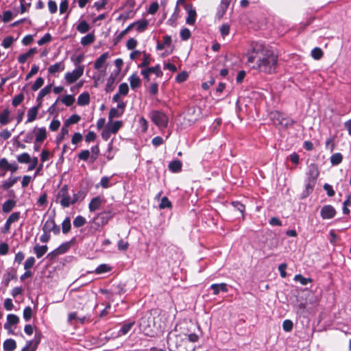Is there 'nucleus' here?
I'll list each match as a JSON object with an SVG mask.
<instances>
[{
    "mask_svg": "<svg viewBox=\"0 0 351 351\" xmlns=\"http://www.w3.org/2000/svg\"><path fill=\"white\" fill-rule=\"evenodd\" d=\"M134 325V322H130L126 323L122 326L121 329L118 332V336H123L127 335L129 331L132 329V328Z\"/></svg>",
    "mask_w": 351,
    "mask_h": 351,
    "instance_id": "obj_29",
    "label": "nucleus"
},
{
    "mask_svg": "<svg viewBox=\"0 0 351 351\" xmlns=\"http://www.w3.org/2000/svg\"><path fill=\"white\" fill-rule=\"evenodd\" d=\"M109 57L108 52L104 53L101 54L95 61L94 64V68L95 69H99L101 68V66L104 65V64L106 62V60Z\"/></svg>",
    "mask_w": 351,
    "mask_h": 351,
    "instance_id": "obj_21",
    "label": "nucleus"
},
{
    "mask_svg": "<svg viewBox=\"0 0 351 351\" xmlns=\"http://www.w3.org/2000/svg\"><path fill=\"white\" fill-rule=\"evenodd\" d=\"M169 169L172 172H179L182 169V162L180 160H173L169 164Z\"/></svg>",
    "mask_w": 351,
    "mask_h": 351,
    "instance_id": "obj_32",
    "label": "nucleus"
},
{
    "mask_svg": "<svg viewBox=\"0 0 351 351\" xmlns=\"http://www.w3.org/2000/svg\"><path fill=\"white\" fill-rule=\"evenodd\" d=\"M171 203L169 200V199L167 197H163L161 199V202L159 204V208L161 209L165 208H171Z\"/></svg>",
    "mask_w": 351,
    "mask_h": 351,
    "instance_id": "obj_56",
    "label": "nucleus"
},
{
    "mask_svg": "<svg viewBox=\"0 0 351 351\" xmlns=\"http://www.w3.org/2000/svg\"><path fill=\"white\" fill-rule=\"evenodd\" d=\"M91 152H92V155L90 156V158H91L92 162H93L97 160V158L99 154V146L98 145L93 146L91 147Z\"/></svg>",
    "mask_w": 351,
    "mask_h": 351,
    "instance_id": "obj_52",
    "label": "nucleus"
},
{
    "mask_svg": "<svg viewBox=\"0 0 351 351\" xmlns=\"http://www.w3.org/2000/svg\"><path fill=\"white\" fill-rule=\"evenodd\" d=\"M123 123L121 121H112L108 123L106 128L110 130L112 134H116L119 130L122 127Z\"/></svg>",
    "mask_w": 351,
    "mask_h": 351,
    "instance_id": "obj_19",
    "label": "nucleus"
},
{
    "mask_svg": "<svg viewBox=\"0 0 351 351\" xmlns=\"http://www.w3.org/2000/svg\"><path fill=\"white\" fill-rule=\"evenodd\" d=\"M64 69L65 65L64 61H60L55 63L54 64L51 65L48 68V73L50 75H55L57 73L64 71Z\"/></svg>",
    "mask_w": 351,
    "mask_h": 351,
    "instance_id": "obj_16",
    "label": "nucleus"
},
{
    "mask_svg": "<svg viewBox=\"0 0 351 351\" xmlns=\"http://www.w3.org/2000/svg\"><path fill=\"white\" fill-rule=\"evenodd\" d=\"M19 169V165L16 162H10L6 158L0 159V171L2 172V176H4L7 171L12 173H15Z\"/></svg>",
    "mask_w": 351,
    "mask_h": 351,
    "instance_id": "obj_9",
    "label": "nucleus"
},
{
    "mask_svg": "<svg viewBox=\"0 0 351 351\" xmlns=\"http://www.w3.org/2000/svg\"><path fill=\"white\" fill-rule=\"evenodd\" d=\"M293 322L290 319H286L282 323V328L286 332H290L293 329Z\"/></svg>",
    "mask_w": 351,
    "mask_h": 351,
    "instance_id": "obj_55",
    "label": "nucleus"
},
{
    "mask_svg": "<svg viewBox=\"0 0 351 351\" xmlns=\"http://www.w3.org/2000/svg\"><path fill=\"white\" fill-rule=\"evenodd\" d=\"M32 315V309L30 306H27L23 310V318L27 322L29 321Z\"/></svg>",
    "mask_w": 351,
    "mask_h": 351,
    "instance_id": "obj_57",
    "label": "nucleus"
},
{
    "mask_svg": "<svg viewBox=\"0 0 351 351\" xmlns=\"http://www.w3.org/2000/svg\"><path fill=\"white\" fill-rule=\"evenodd\" d=\"M13 42H14L13 37L8 36L3 40L1 45L4 48L7 49V48H9L12 45Z\"/></svg>",
    "mask_w": 351,
    "mask_h": 351,
    "instance_id": "obj_60",
    "label": "nucleus"
},
{
    "mask_svg": "<svg viewBox=\"0 0 351 351\" xmlns=\"http://www.w3.org/2000/svg\"><path fill=\"white\" fill-rule=\"evenodd\" d=\"M76 29L81 34H85L89 31L90 25L86 21H82L79 23Z\"/></svg>",
    "mask_w": 351,
    "mask_h": 351,
    "instance_id": "obj_35",
    "label": "nucleus"
},
{
    "mask_svg": "<svg viewBox=\"0 0 351 351\" xmlns=\"http://www.w3.org/2000/svg\"><path fill=\"white\" fill-rule=\"evenodd\" d=\"M138 327L145 335L154 337L160 332V328L156 326L154 317L151 312L147 311L140 319Z\"/></svg>",
    "mask_w": 351,
    "mask_h": 351,
    "instance_id": "obj_5",
    "label": "nucleus"
},
{
    "mask_svg": "<svg viewBox=\"0 0 351 351\" xmlns=\"http://www.w3.org/2000/svg\"><path fill=\"white\" fill-rule=\"evenodd\" d=\"M152 59L150 57V54L147 53L145 52H143V62L139 65L140 67H146L149 64H151Z\"/></svg>",
    "mask_w": 351,
    "mask_h": 351,
    "instance_id": "obj_48",
    "label": "nucleus"
},
{
    "mask_svg": "<svg viewBox=\"0 0 351 351\" xmlns=\"http://www.w3.org/2000/svg\"><path fill=\"white\" fill-rule=\"evenodd\" d=\"M110 270V267H109L106 264H101L99 267H97L95 269V272L97 274H102Z\"/></svg>",
    "mask_w": 351,
    "mask_h": 351,
    "instance_id": "obj_58",
    "label": "nucleus"
},
{
    "mask_svg": "<svg viewBox=\"0 0 351 351\" xmlns=\"http://www.w3.org/2000/svg\"><path fill=\"white\" fill-rule=\"evenodd\" d=\"M184 8L187 12V17L186 19V22L187 24L190 25H194L196 20L197 13L195 10L193 8L192 4H186L184 5Z\"/></svg>",
    "mask_w": 351,
    "mask_h": 351,
    "instance_id": "obj_14",
    "label": "nucleus"
},
{
    "mask_svg": "<svg viewBox=\"0 0 351 351\" xmlns=\"http://www.w3.org/2000/svg\"><path fill=\"white\" fill-rule=\"evenodd\" d=\"M51 40V36L49 33H47L44 35L43 37H42L38 41V45H43L45 43H47Z\"/></svg>",
    "mask_w": 351,
    "mask_h": 351,
    "instance_id": "obj_61",
    "label": "nucleus"
},
{
    "mask_svg": "<svg viewBox=\"0 0 351 351\" xmlns=\"http://www.w3.org/2000/svg\"><path fill=\"white\" fill-rule=\"evenodd\" d=\"M230 3V0H221V3L219 5L218 15L221 17L226 12Z\"/></svg>",
    "mask_w": 351,
    "mask_h": 351,
    "instance_id": "obj_31",
    "label": "nucleus"
},
{
    "mask_svg": "<svg viewBox=\"0 0 351 351\" xmlns=\"http://www.w3.org/2000/svg\"><path fill=\"white\" fill-rule=\"evenodd\" d=\"M107 3L108 0H99L94 3V7L99 11L104 8Z\"/></svg>",
    "mask_w": 351,
    "mask_h": 351,
    "instance_id": "obj_63",
    "label": "nucleus"
},
{
    "mask_svg": "<svg viewBox=\"0 0 351 351\" xmlns=\"http://www.w3.org/2000/svg\"><path fill=\"white\" fill-rule=\"evenodd\" d=\"M294 280L299 282L302 285H306L308 282H311V278H306L302 276L301 274H297L294 277Z\"/></svg>",
    "mask_w": 351,
    "mask_h": 351,
    "instance_id": "obj_44",
    "label": "nucleus"
},
{
    "mask_svg": "<svg viewBox=\"0 0 351 351\" xmlns=\"http://www.w3.org/2000/svg\"><path fill=\"white\" fill-rule=\"evenodd\" d=\"M86 222V219L84 217L78 215L73 220V226L76 228H80L83 226Z\"/></svg>",
    "mask_w": 351,
    "mask_h": 351,
    "instance_id": "obj_43",
    "label": "nucleus"
},
{
    "mask_svg": "<svg viewBox=\"0 0 351 351\" xmlns=\"http://www.w3.org/2000/svg\"><path fill=\"white\" fill-rule=\"evenodd\" d=\"M102 204V199L99 197H94L91 199L88 205V208L90 212L95 211L99 209Z\"/></svg>",
    "mask_w": 351,
    "mask_h": 351,
    "instance_id": "obj_20",
    "label": "nucleus"
},
{
    "mask_svg": "<svg viewBox=\"0 0 351 351\" xmlns=\"http://www.w3.org/2000/svg\"><path fill=\"white\" fill-rule=\"evenodd\" d=\"M85 196L86 193L83 191L73 193V195H71L69 193L68 186L64 185L57 193L56 202L59 203L63 208H65L75 204L78 201L83 200Z\"/></svg>",
    "mask_w": 351,
    "mask_h": 351,
    "instance_id": "obj_4",
    "label": "nucleus"
},
{
    "mask_svg": "<svg viewBox=\"0 0 351 351\" xmlns=\"http://www.w3.org/2000/svg\"><path fill=\"white\" fill-rule=\"evenodd\" d=\"M200 326L191 320L184 319L176 324L175 329L169 332L174 335L182 336L184 337L194 338L199 339L201 337Z\"/></svg>",
    "mask_w": 351,
    "mask_h": 351,
    "instance_id": "obj_3",
    "label": "nucleus"
},
{
    "mask_svg": "<svg viewBox=\"0 0 351 351\" xmlns=\"http://www.w3.org/2000/svg\"><path fill=\"white\" fill-rule=\"evenodd\" d=\"M71 241L65 242L61 244L58 248H56L60 255L66 252L69 250V249L71 247Z\"/></svg>",
    "mask_w": 351,
    "mask_h": 351,
    "instance_id": "obj_40",
    "label": "nucleus"
},
{
    "mask_svg": "<svg viewBox=\"0 0 351 351\" xmlns=\"http://www.w3.org/2000/svg\"><path fill=\"white\" fill-rule=\"evenodd\" d=\"M247 64L252 68L265 73L275 71L278 64L277 55L269 47L261 43H254L247 54Z\"/></svg>",
    "mask_w": 351,
    "mask_h": 351,
    "instance_id": "obj_1",
    "label": "nucleus"
},
{
    "mask_svg": "<svg viewBox=\"0 0 351 351\" xmlns=\"http://www.w3.org/2000/svg\"><path fill=\"white\" fill-rule=\"evenodd\" d=\"M149 117L159 128H166L167 127L169 118L163 112L153 110L150 112Z\"/></svg>",
    "mask_w": 351,
    "mask_h": 351,
    "instance_id": "obj_6",
    "label": "nucleus"
},
{
    "mask_svg": "<svg viewBox=\"0 0 351 351\" xmlns=\"http://www.w3.org/2000/svg\"><path fill=\"white\" fill-rule=\"evenodd\" d=\"M336 210L331 205L324 206L320 211V215L324 219H330L335 217Z\"/></svg>",
    "mask_w": 351,
    "mask_h": 351,
    "instance_id": "obj_15",
    "label": "nucleus"
},
{
    "mask_svg": "<svg viewBox=\"0 0 351 351\" xmlns=\"http://www.w3.org/2000/svg\"><path fill=\"white\" fill-rule=\"evenodd\" d=\"M199 339L168 334L167 343L170 351H195L200 348Z\"/></svg>",
    "mask_w": 351,
    "mask_h": 351,
    "instance_id": "obj_2",
    "label": "nucleus"
},
{
    "mask_svg": "<svg viewBox=\"0 0 351 351\" xmlns=\"http://www.w3.org/2000/svg\"><path fill=\"white\" fill-rule=\"evenodd\" d=\"M129 88L126 83H121L119 86L118 93L121 95H126L128 93Z\"/></svg>",
    "mask_w": 351,
    "mask_h": 351,
    "instance_id": "obj_54",
    "label": "nucleus"
},
{
    "mask_svg": "<svg viewBox=\"0 0 351 351\" xmlns=\"http://www.w3.org/2000/svg\"><path fill=\"white\" fill-rule=\"evenodd\" d=\"M43 232H53L55 234H58L60 232V227L56 225L55 220L53 217H49L47 219L43 226Z\"/></svg>",
    "mask_w": 351,
    "mask_h": 351,
    "instance_id": "obj_11",
    "label": "nucleus"
},
{
    "mask_svg": "<svg viewBox=\"0 0 351 351\" xmlns=\"http://www.w3.org/2000/svg\"><path fill=\"white\" fill-rule=\"evenodd\" d=\"M36 260L34 257L30 256L26 259L24 263L25 270H29L35 264Z\"/></svg>",
    "mask_w": 351,
    "mask_h": 351,
    "instance_id": "obj_47",
    "label": "nucleus"
},
{
    "mask_svg": "<svg viewBox=\"0 0 351 351\" xmlns=\"http://www.w3.org/2000/svg\"><path fill=\"white\" fill-rule=\"evenodd\" d=\"M7 322H8V323H6L5 324V328H7V324H10V325H16V324H18V322H19V318L16 315L9 314L7 316Z\"/></svg>",
    "mask_w": 351,
    "mask_h": 351,
    "instance_id": "obj_41",
    "label": "nucleus"
},
{
    "mask_svg": "<svg viewBox=\"0 0 351 351\" xmlns=\"http://www.w3.org/2000/svg\"><path fill=\"white\" fill-rule=\"evenodd\" d=\"M75 101V98L71 95H66L62 99V102L66 106H71Z\"/></svg>",
    "mask_w": 351,
    "mask_h": 351,
    "instance_id": "obj_46",
    "label": "nucleus"
},
{
    "mask_svg": "<svg viewBox=\"0 0 351 351\" xmlns=\"http://www.w3.org/2000/svg\"><path fill=\"white\" fill-rule=\"evenodd\" d=\"M319 176V170L317 165L311 163L308 167L306 190L312 191L317 178Z\"/></svg>",
    "mask_w": 351,
    "mask_h": 351,
    "instance_id": "obj_7",
    "label": "nucleus"
},
{
    "mask_svg": "<svg viewBox=\"0 0 351 351\" xmlns=\"http://www.w3.org/2000/svg\"><path fill=\"white\" fill-rule=\"evenodd\" d=\"M115 82V76H114L112 74H111L109 77L108 78L107 84L106 86V91L107 93L112 92L114 88V84Z\"/></svg>",
    "mask_w": 351,
    "mask_h": 351,
    "instance_id": "obj_38",
    "label": "nucleus"
},
{
    "mask_svg": "<svg viewBox=\"0 0 351 351\" xmlns=\"http://www.w3.org/2000/svg\"><path fill=\"white\" fill-rule=\"evenodd\" d=\"M71 228V219L69 217H66L62 223V230L64 234H67Z\"/></svg>",
    "mask_w": 351,
    "mask_h": 351,
    "instance_id": "obj_39",
    "label": "nucleus"
},
{
    "mask_svg": "<svg viewBox=\"0 0 351 351\" xmlns=\"http://www.w3.org/2000/svg\"><path fill=\"white\" fill-rule=\"evenodd\" d=\"M84 66L78 65L71 72H67L64 75V79L67 84H71L75 82L84 73Z\"/></svg>",
    "mask_w": 351,
    "mask_h": 351,
    "instance_id": "obj_8",
    "label": "nucleus"
},
{
    "mask_svg": "<svg viewBox=\"0 0 351 351\" xmlns=\"http://www.w3.org/2000/svg\"><path fill=\"white\" fill-rule=\"evenodd\" d=\"M80 117L78 114H73L68 119L66 120L64 123V125L68 127L71 124L77 123L80 120Z\"/></svg>",
    "mask_w": 351,
    "mask_h": 351,
    "instance_id": "obj_42",
    "label": "nucleus"
},
{
    "mask_svg": "<svg viewBox=\"0 0 351 351\" xmlns=\"http://www.w3.org/2000/svg\"><path fill=\"white\" fill-rule=\"evenodd\" d=\"M130 84L132 89H135L141 84V79L136 73H133L129 77Z\"/></svg>",
    "mask_w": 351,
    "mask_h": 351,
    "instance_id": "obj_28",
    "label": "nucleus"
},
{
    "mask_svg": "<svg viewBox=\"0 0 351 351\" xmlns=\"http://www.w3.org/2000/svg\"><path fill=\"white\" fill-rule=\"evenodd\" d=\"M16 202L13 199L6 200L2 205V210L5 213L10 212L15 206Z\"/></svg>",
    "mask_w": 351,
    "mask_h": 351,
    "instance_id": "obj_24",
    "label": "nucleus"
},
{
    "mask_svg": "<svg viewBox=\"0 0 351 351\" xmlns=\"http://www.w3.org/2000/svg\"><path fill=\"white\" fill-rule=\"evenodd\" d=\"M39 343H40V337H38L34 340L28 341L26 343L25 346L22 349L21 351H36Z\"/></svg>",
    "mask_w": 351,
    "mask_h": 351,
    "instance_id": "obj_17",
    "label": "nucleus"
},
{
    "mask_svg": "<svg viewBox=\"0 0 351 351\" xmlns=\"http://www.w3.org/2000/svg\"><path fill=\"white\" fill-rule=\"evenodd\" d=\"M69 133V130L66 126L64 125L60 132V134L58 137L56 138L57 143H60L61 141L64 138V136Z\"/></svg>",
    "mask_w": 351,
    "mask_h": 351,
    "instance_id": "obj_62",
    "label": "nucleus"
},
{
    "mask_svg": "<svg viewBox=\"0 0 351 351\" xmlns=\"http://www.w3.org/2000/svg\"><path fill=\"white\" fill-rule=\"evenodd\" d=\"M210 288L213 290L214 295H218L220 291L228 292L227 285L226 283L213 284Z\"/></svg>",
    "mask_w": 351,
    "mask_h": 351,
    "instance_id": "obj_25",
    "label": "nucleus"
},
{
    "mask_svg": "<svg viewBox=\"0 0 351 351\" xmlns=\"http://www.w3.org/2000/svg\"><path fill=\"white\" fill-rule=\"evenodd\" d=\"M151 73H155L158 77L162 75V72L159 64H157L155 66L149 67L141 71L142 75L147 81L149 80V75Z\"/></svg>",
    "mask_w": 351,
    "mask_h": 351,
    "instance_id": "obj_13",
    "label": "nucleus"
},
{
    "mask_svg": "<svg viewBox=\"0 0 351 351\" xmlns=\"http://www.w3.org/2000/svg\"><path fill=\"white\" fill-rule=\"evenodd\" d=\"M16 159H17V161L21 164H27V163H29L31 161L30 155L25 152H24L20 155H18L16 156Z\"/></svg>",
    "mask_w": 351,
    "mask_h": 351,
    "instance_id": "obj_37",
    "label": "nucleus"
},
{
    "mask_svg": "<svg viewBox=\"0 0 351 351\" xmlns=\"http://www.w3.org/2000/svg\"><path fill=\"white\" fill-rule=\"evenodd\" d=\"M130 25H133V27H136V30L139 32H142L145 30V29L148 26V21L145 19L138 21L136 22H134L133 23H131Z\"/></svg>",
    "mask_w": 351,
    "mask_h": 351,
    "instance_id": "obj_27",
    "label": "nucleus"
},
{
    "mask_svg": "<svg viewBox=\"0 0 351 351\" xmlns=\"http://www.w3.org/2000/svg\"><path fill=\"white\" fill-rule=\"evenodd\" d=\"M311 56L315 60H319L323 56V51L319 47H315L311 51Z\"/></svg>",
    "mask_w": 351,
    "mask_h": 351,
    "instance_id": "obj_49",
    "label": "nucleus"
},
{
    "mask_svg": "<svg viewBox=\"0 0 351 351\" xmlns=\"http://www.w3.org/2000/svg\"><path fill=\"white\" fill-rule=\"evenodd\" d=\"M133 28V25H129L125 29L121 31L116 37V43L119 42L123 36H125Z\"/></svg>",
    "mask_w": 351,
    "mask_h": 351,
    "instance_id": "obj_50",
    "label": "nucleus"
},
{
    "mask_svg": "<svg viewBox=\"0 0 351 351\" xmlns=\"http://www.w3.org/2000/svg\"><path fill=\"white\" fill-rule=\"evenodd\" d=\"M90 157V152L88 149L82 150L79 154L78 158L84 161H86Z\"/></svg>",
    "mask_w": 351,
    "mask_h": 351,
    "instance_id": "obj_64",
    "label": "nucleus"
},
{
    "mask_svg": "<svg viewBox=\"0 0 351 351\" xmlns=\"http://www.w3.org/2000/svg\"><path fill=\"white\" fill-rule=\"evenodd\" d=\"M24 97H25L23 93H20V94L16 95L12 99V105L14 107L18 106L19 104H21L22 103V101L24 99Z\"/></svg>",
    "mask_w": 351,
    "mask_h": 351,
    "instance_id": "obj_51",
    "label": "nucleus"
},
{
    "mask_svg": "<svg viewBox=\"0 0 351 351\" xmlns=\"http://www.w3.org/2000/svg\"><path fill=\"white\" fill-rule=\"evenodd\" d=\"M114 216V213L110 211H104L98 214L93 219L94 223L98 226L106 225Z\"/></svg>",
    "mask_w": 351,
    "mask_h": 351,
    "instance_id": "obj_10",
    "label": "nucleus"
},
{
    "mask_svg": "<svg viewBox=\"0 0 351 351\" xmlns=\"http://www.w3.org/2000/svg\"><path fill=\"white\" fill-rule=\"evenodd\" d=\"M3 348L5 351H14L16 348V343L12 339H8L3 342Z\"/></svg>",
    "mask_w": 351,
    "mask_h": 351,
    "instance_id": "obj_23",
    "label": "nucleus"
},
{
    "mask_svg": "<svg viewBox=\"0 0 351 351\" xmlns=\"http://www.w3.org/2000/svg\"><path fill=\"white\" fill-rule=\"evenodd\" d=\"M47 138L46 130L45 128L38 129V132L36 134V143H42Z\"/></svg>",
    "mask_w": 351,
    "mask_h": 351,
    "instance_id": "obj_34",
    "label": "nucleus"
},
{
    "mask_svg": "<svg viewBox=\"0 0 351 351\" xmlns=\"http://www.w3.org/2000/svg\"><path fill=\"white\" fill-rule=\"evenodd\" d=\"M10 112L8 109H5L0 113V123L2 125H6L10 122Z\"/></svg>",
    "mask_w": 351,
    "mask_h": 351,
    "instance_id": "obj_36",
    "label": "nucleus"
},
{
    "mask_svg": "<svg viewBox=\"0 0 351 351\" xmlns=\"http://www.w3.org/2000/svg\"><path fill=\"white\" fill-rule=\"evenodd\" d=\"M342 159V155L340 153H336L332 155L330 162L332 165H337L341 162Z\"/></svg>",
    "mask_w": 351,
    "mask_h": 351,
    "instance_id": "obj_45",
    "label": "nucleus"
},
{
    "mask_svg": "<svg viewBox=\"0 0 351 351\" xmlns=\"http://www.w3.org/2000/svg\"><path fill=\"white\" fill-rule=\"evenodd\" d=\"M44 84V79L43 77H38L32 86L34 91L38 90Z\"/></svg>",
    "mask_w": 351,
    "mask_h": 351,
    "instance_id": "obj_53",
    "label": "nucleus"
},
{
    "mask_svg": "<svg viewBox=\"0 0 351 351\" xmlns=\"http://www.w3.org/2000/svg\"><path fill=\"white\" fill-rule=\"evenodd\" d=\"M38 110L39 109L38 108V107L34 106L28 110L27 114V122H28V123L32 122L36 119Z\"/></svg>",
    "mask_w": 351,
    "mask_h": 351,
    "instance_id": "obj_30",
    "label": "nucleus"
},
{
    "mask_svg": "<svg viewBox=\"0 0 351 351\" xmlns=\"http://www.w3.org/2000/svg\"><path fill=\"white\" fill-rule=\"evenodd\" d=\"M90 102V95L88 93L84 92L80 94L77 98V104L79 106H86Z\"/></svg>",
    "mask_w": 351,
    "mask_h": 351,
    "instance_id": "obj_26",
    "label": "nucleus"
},
{
    "mask_svg": "<svg viewBox=\"0 0 351 351\" xmlns=\"http://www.w3.org/2000/svg\"><path fill=\"white\" fill-rule=\"evenodd\" d=\"M125 106V104L121 101L118 104L117 108H111L108 114L109 121H111L114 118L120 117L123 114Z\"/></svg>",
    "mask_w": 351,
    "mask_h": 351,
    "instance_id": "obj_12",
    "label": "nucleus"
},
{
    "mask_svg": "<svg viewBox=\"0 0 351 351\" xmlns=\"http://www.w3.org/2000/svg\"><path fill=\"white\" fill-rule=\"evenodd\" d=\"M15 278V274L12 272H8L6 275L5 276L4 280L3 281V283L5 287H8L10 284V282L11 280L14 279Z\"/></svg>",
    "mask_w": 351,
    "mask_h": 351,
    "instance_id": "obj_59",
    "label": "nucleus"
},
{
    "mask_svg": "<svg viewBox=\"0 0 351 351\" xmlns=\"http://www.w3.org/2000/svg\"><path fill=\"white\" fill-rule=\"evenodd\" d=\"M95 40V35L92 33L87 34L81 39V44L83 46H86L92 44Z\"/></svg>",
    "mask_w": 351,
    "mask_h": 351,
    "instance_id": "obj_33",
    "label": "nucleus"
},
{
    "mask_svg": "<svg viewBox=\"0 0 351 351\" xmlns=\"http://www.w3.org/2000/svg\"><path fill=\"white\" fill-rule=\"evenodd\" d=\"M19 177H10L7 180H4L1 184V187L3 190H8L12 187L19 180Z\"/></svg>",
    "mask_w": 351,
    "mask_h": 351,
    "instance_id": "obj_18",
    "label": "nucleus"
},
{
    "mask_svg": "<svg viewBox=\"0 0 351 351\" xmlns=\"http://www.w3.org/2000/svg\"><path fill=\"white\" fill-rule=\"evenodd\" d=\"M47 250L48 247L46 245H40L37 244L34 247V252L38 258H41L47 252Z\"/></svg>",
    "mask_w": 351,
    "mask_h": 351,
    "instance_id": "obj_22",
    "label": "nucleus"
}]
</instances>
